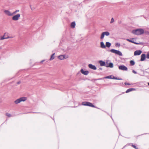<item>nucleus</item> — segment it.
<instances>
[{
  "label": "nucleus",
  "mask_w": 149,
  "mask_h": 149,
  "mask_svg": "<svg viewBox=\"0 0 149 149\" xmlns=\"http://www.w3.org/2000/svg\"><path fill=\"white\" fill-rule=\"evenodd\" d=\"M144 32V30L142 29H137L133 30L132 31V33L133 34L137 35H141Z\"/></svg>",
  "instance_id": "nucleus-1"
},
{
  "label": "nucleus",
  "mask_w": 149,
  "mask_h": 149,
  "mask_svg": "<svg viewBox=\"0 0 149 149\" xmlns=\"http://www.w3.org/2000/svg\"><path fill=\"white\" fill-rule=\"evenodd\" d=\"M81 104L84 106H88L90 107H95L98 108L96 107H95V106L94 105H93L92 103L88 102H83Z\"/></svg>",
  "instance_id": "nucleus-2"
},
{
  "label": "nucleus",
  "mask_w": 149,
  "mask_h": 149,
  "mask_svg": "<svg viewBox=\"0 0 149 149\" xmlns=\"http://www.w3.org/2000/svg\"><path fill=\"white\" fill-rule=\"evenodd\" d=\"M26 99L27 98L26 97H21L15 100L14 101V102L15 104H17L18 103H20L22 101H25L26 100Z\"/></svg>",
  "instance_id": "nucleus-3"
},
{
  "label": "nucleus",
  "mask_w": 149,
  "mask_h": 149,
  "mask_svg": "<svg viewBox=\"0 0 149 149\" xmlns=\"http://www.w3.org/2000/svg\"><path fill=\"white\" fill-rule=\"evenodd\" d=\"M110 51L111 52L115 53L119 56H122L123 55L122 53L119 50H116L114 49H111L110 50Z\"/></svg>",
  "instance_id": "nucleus-4"
},
{
  "label": "nucleus",
  "mask_w": 149,
  "mask_h": 149,
  "mask_svg": "<svg viewBox=\"0 0 149 149\" xmlns=\"http://www.w3.org/2000/svg\"><path fill=\"white\" fill-rule=\"evenodd\" d=\"M118 69L121 70L123 71H127V68L124 65H121L118 66Z\"/></svg>",
  "instance_id": "nucleus-5"
},
{
  "label": "nucleus",
  "mask_w": 149,
  "mask_h": 149,
  "mask_svg": "<svg viewBox=\"0 0 149 149\" xmlns=\"http://www.w3.org/2000/svg\"><path fill=\"white\" fill-rule=\"evenodd\" d=\"M20 16V14H17L12 17V19L14 21H17L19 19Z\"/></svg>",
  "instance_id": "nucleus-6"
},
{
  "label": "nucleus",
  "mask_w": 149,
  "mask_h": 149,
  "mask_svg": "<svg viewBox=\"0 0 149 149\" xmlns=\"http://www.w3.org/2000/svg\"><path fill=\"white\" fill-rule=\"evenodd\" d=\"M58 58L60 60H63L64 59H66L68 58V56L67 55H61L59 56L58 57Z\"/></svg>",
  "instance_id": "nucleus-7"
},
{
  "label": "nucleus",
  "mask_w": 149,
  "mask_h": 149,
  "mask_svg": "<svg viewBox=\"0 0 149 149\" xmlns=\"http://www.w3.org/2000/svg\"><path fill=\"white\" fill-rule=\"evenodd\" d=\"M99 63L100 64L101 66H105L106 67V64L105 62L102 60H100L99 61Z\"/></svg>",
  "instance_id": "nucleus-8"
},
{
  "label": "nucleus",
  "mask_w": 149,
  "mask_h": 149,
  "mask_svg": "<svg viewBox=\"0 0 149 149\" xmlns=\"http://www.w3.org/2000/svg\"><path fill=\"white\" fill-rule=\"evenodd\" d=\"M80 72L82 74L85 75H87L89 73V72L88 71L86 70L84 71L82 69L81 70Z\"/></svg>",
  "instance_id": "nucleus-9"
},
{
  "label": "nucleus",
  "mask_w": 149,
  "mask_h": 149,
  "mask_svg": "<svg viewBox=\"0 0 149 149\" xmlns=\"http://www.w3.org/2000/svg\"><path fill=\"white\" fill-rule=\"evenodd\" d=\"M142 53V51L141 50H136L135 51L134 53V56L139 55Z\"/></svg>",
  "instance_id": "nucleus-10"
},
{
  "label": "nucleus",
  "mask_w": 149,
  "mask_h": 149,
  "mask_svg": "<svg viewBox=\"0 0 149 149\" xmlns=\"http://www.w3.org/2000/svg\"><path fill=\"white\" fill-rule=\"evenodd\" d=\"M89 68L93 70H96L97 68L95 65H93L92 64H89L88 65Z\"/></svg>",
  "instance_id": "nucleus-11"
},
{
  "label": "nucleus",
  "mask_w": 149,
  "mask_h": 149,
  "mask_svg": "<svg viewBox=\"0 0 149 149\" xmlns=\"http://www.w3.org/2000/svg\"><path fill=\"white\" fill-rule=\"evenodd\" d=\"M4 13L9 16H11L13 14L11 13L8 10H6L4 11Z\"/></svg>",
  "instance_id": "nucleus-12"
},
{
  "label": "nucleus",
  "mask_w": 149,
  "mask_h": 149,
  "mask_svg": "<svg viewBox=\"0 0 149 149\" xmlns=\"http://www.w3.org/2000/svg\"><path fill=\"white\" fill-rule=\"evenodd\" d=\"M146 58V55L144 54H142L141 55V58L140 59L141 61H143L145 60Z\"/></svg>",
  "instance_id": "nucleus-13"
},
{
  "label": "nucleus",
  "mask_w": 149,
  "mask_h": 149,
  "mask_svg": "<svg viewBox=\"0 0 149 149\" xmlns=\"http://www.w3.org/2000/svg\"><path fill=\"white\" fill-rule=\"evenodd\" d=\"M136 89L134 88H130L127 90L126 91L125 93H128L130 92L135 91Z\"/></svg>",
  "instance_id": "nucleus-14"
},
{
  "label": "nucleus",
  "mask_w": 149,
  "mask_h": 149,
  "mask_svg": "<svg viewBox=\"0 0 149 149\" xmlns=\"http://www.w3.org/2000/svg\"><path fill=\"white\" fill-rule=\"evenodd\" d=\"M100 47L103 49L106 48V46L105 45L104 43L103 42H100Z\"/></svg>",
  "instance_id": "nucleus-15"
},
{
  "label": "nucleus",
  "mask_w": 149,
  "mask_h": 149,
  "mask_svg": "<svg viewBox=\"0 0 149 149\" xmlns=\"http://www.w3.org/2000/svg\"><path fill=\"white\" fill-rule=\"evenodd\" d=\"M113 64L112 63H109L107 65H106V67L112 68L113 67Z\"/></svg>",
  "instance_id": "nucleus-16"
},
{
  "label": "nucleus",
  "mask_w": 149,
  "mask_h": 149,
  "mask_svg": "<svg viewBox=\"0 0 149 149\" xmlns=\"http://www.w3.org/2000/svg\"><path fill=\"white\" fill-rule=\"evenodd\" d=\"M111 77H112L111 75H109V76H106L104 77L103 78H102L98 79H96V80H101L102 79H112Z\"/></svg>",
  "instance_id": "nucleus-17"
},
{
  "label": "nucleus",
  "mask_w": 149,
  "mask_h": 149,
  "mask_svg": "<svg viewBox=\"0 0 149 149\" xmlns=\"http://www.w3.org/2000/svg\"><path fill=\"white\" fill-rule=\"evenodd\" d=\"M111 43L109 42H106V47H109L111 46Z\"/></svg>",
  "instance_id": "nucleus-18"
},
{
  "label": "nucleus",
  "mask_w": 149,
  "mask_h": 149,
  "mask_svg": "<svg viewBox=\"0 0 149 149\" xmlns=\"http://www.w3.org/2000/svg\"><path fill=\"white\" fill-rule=\"evenodd\" d=\"M75 22H72L71 24V26L72 28H74L75 26Z\"/></svg>",
  "instance_id": "nucleus-19"
},
{
  "label": "nucleus",
  "mask_w": 149,
  "mask_h": 149,
  "mask_svg": "<svg viewBox=\"0 0 149 149\" xmlns=\"http://www.w3.org/2000/svg\"><path fill=\"white\" fill-rule=\"evenodd\" d=\"M6 33H4V35L2 36L1 38L0 39V40H3L4 39H8V38H9V37H4V36L6 35Z\"/></svg>",
  "instance_id": "nucleus-20"
},
{
  "label": "nucleus",
  "mask_w": 149,
  "mask_h": 149,
  "mask_svg": "<svg viewBox=\"0 0 149 149\" xmlns=\"http://www.w3.org/2000/svg\"><path fill=\"white\" fill-rule=\"evenodd\" d=\"M54 55H55L54 53H53V54H52V55L51 56V58L50 59V60H53L54 58H55Z\"/></svg>",
  "instance_id": "nucleus-21"
},
{
  "label": "nucleus",
  "mask_w": 149,
  "mask_h": 149,
  "mask_svg": "<svg viewBox=\"0 0 149 149\" xmlns=\"http://www.w3.org/2000/svg\"><path fill=\"white\" fill-rule=\"evenodd\" d=\"M130 65H133L135 64V63L134 61L133 60H131L130 61Z\"/></svg>",
  "instance_id": "nucleus-22"
},
{
  "label": "nucleus",
  "mask_w": 149,
  "mask_h": 149,
  "mask_svg": "<svg viewBox=\"0 0 149 149\" xmlns=\"http://www.w3.org/2000/svg\"><path fill=\"white\" fill-rule=\"evenodd\" d=\"M103 33H104V34L106 36H108L110 34L109 33L108 31H105V32H103Z\"/></svg>",
  "instance_id": "nucleus-23"
},
{
  "label": "nucleus",
  "mask_w": 149,
  "mask_h": 149,
  "mask_svg": "<svg viewBox=\"0 0 149 149\" xmlns=\"http://www.w3.org/2000/svg\"><path fill=\"white\" fill-rule=\"evenodd\" d=\"M112 79H116V80H122V79H121V78H117V77H114V76H113V77L112 78Z\"/></svg>",
  "instance_id": "nucleus-24"
},
{
  "label": "nucleus",
  "mask_w": 149,
  "mask_h": 149,
  "mask_svg": "<svg viewBox=\"0 0 149 149\" xmlns=\"http://www.w3.org/2000/svg\"><path fill=\"white\" fill-rule=\"evenodd\" d=\"M105 35L104 34L103 32L102 33L100 37V39H102L104 38V36Z\"/></svg>",
  "instance_id": "nucleus-25"
},
{
  "label": "nucleus",
  "mask_w": 149,
  "mask_h": 149,
  "mask_svg": "<svg viewBox=\"0 0 149 149\" xmlns=\"http://www.w3.org/2000/svg\"><path fill=\"white\" fill-rule=\"evenodd\" d=\"M115 45L116 47H119L120 46V44L119 43H117L115 44Z\"/></svg>",
  "instance_id": "nucleus-26"
},
{
  "label": "nucleus",
  "mask_w": 149,
  "mask_h": 149,
  "mask_svg": "<svg viewBox=\"0 0 149 149\" xmlns=\"http://www.w3.org/2000/svg\"><path fill=\"white\" fill-rule=\"evenodd\" d=\"M6 115L8 117H10L11 116V115L9 113H6Z\"/></svg>",
  "instance_id": "nucleus-27"
},
{
  "label": "nucleus",
  "mask_w": 149,
  "mask_h": 149,
  "mask_svg": "<svg viewBox=\"0 0 149 149\" xmlns=\"http://www.w3.org/2000/svg\"><path fill=\"white\" fill-rule=\"evenodd\" d=\"M19 10H17L15 11L14 12L12 13L13 14H15L19 12Z\"/></svg>",
  "instance_id": "nucleus-28"
},
{
  "label": "nucleus",
  "mask_w": 149,
  "mask_h": 149,
  "mask_svg": "<svg viewBox=\"0 0 149 149\" xmlns=\"http://www.w3.org/2000/svg\"><path fill=\"white\" fill-rule=\"evenodd\" d=\"M131 146L134 148H135L136 149H139L138 148H137L135 145H134L133 144H132L131 145Z\"/></svg>",
  "instance_id": "nucleus-29"
},
{
  "label": "nucleus",
  "mask_w": 149,
  "mask_h": 149,
  "mask_svg": "<svg viewBox=\"0 0 149 149\" xmlns=\"http://www.w3.org/2000/svg\"><path fill=\"white\" fill-rule=\"evenodd\" d=\"M114 22V19H113V17H112L111 19V20L110 22V23L111 24V23H113V22Z\"/></svg>",
  "instance_id": "nucleus-30"
},
{
  "label": "nucleus",
  "mask_w": 149,
  "mask_h": 149,
  "mask_svg": "<svg viewBox=\"0 0 149 149\" xmlns=\"http://www.w3.org/2000/svg\"><path fill=\"white\" fill-rule=\"evenodd\" d=\"M127 40V41L130 42H132V43H133V41H132V40H130V39H127L126 40Z\"/></svg>",
  "instance_id": "nucleus-31"
},
{
  "label": "nucleus",
  "mask_w": 149,
  "mask_h": 149,
  "mask_svg": "<svg viewBox=\"0 0 149 149\" xmlns=\"http://www.w3.org/2000/svg\"><path fill=\"white\" fill-rule=\"evenodd\" d=\"M30 6L31 8V9L32 10H33L35 9V8L34 7H32L31 5H30Z\"/></svg>",
  "instance_id": "nucleus-32"
},
{
  "label": "nucleus",
  "mask_w": 149,
  "mask_h": 149,
  "mask_svg": "<svg viewBox=\"0 0 149 149\" xmlns=\"http://www.w3.org/2000/svg\"><path fill=\"white\" fill-rule=\"evenodd\" d=\"M146 57L147 58L149 59V52L147 54Z\"/></svg>",
  "instance_id": "nucleus-33"
},
{
  "label": "nucleus",
  "mask_w": 149,
  "mask_h": 149,
  "mask_svg": "<svg viewBox=\"0 0 149 149\" xmlns=\"http://www.w3.org/2000/svg\"><path fill=\"white\" fill-rule=\"evenodd\" d=\"M130 143H128V144H126V145L125 146H124V147L122 148V149H123V148H124L126 146H128L130 145Z\"/></svg>",
  "instance_id": "nucleus-34"
},
{
  "label": "nucleus",
  "mask_w": 149,
  "mask_h": 149,
  "mask_svg": "<svg viewBox=\"0 0 149 149\" xmlns=\"http://www.w3.org/2000/svg\"><path fill=\"white\" fill-rule=\"evenodd\" d=\"M109 60H106V62H105V63H106V64H107V65H108L109 63Z\"/></svg>",
  "instance_id": "nucleus-35"
},
{
  "label": "nucleus",
  "mask_w": 149,
  "mask_h": 149,
  "mask_svg": "<svg viewBox=\"0 0 149 149\" xmlns=\"http://www.w3.org/2000/svg\"><path fill=\"white\" fill-rule=\"evenodd\" d=\"M132 72L134 74H136L137 73V72L135 71L134 70H133L132 71Z\"/></svg>",
  "instance_id": "nucleus-36"
},
{
  "label": "nucleus",
  "mask_w": 149,
  "mask_h": 149,
  "mask_svg": "<svg viewBox=\"0 0 149 149\" xmlns=\"http://www.w3.org/2000/svg\"><path fill=\"white\" fill-rule=\"evenodd\" d=\"M125 85H130V84L129 83H127V82H125Z\"/></svg>",
  "instance_id": "nucleus-37"
},
{
  "label": "nucleus",
  "mask_w": 149,
  "mask_h": 149,
  "mask_svg": "<svg viewBox=\"0 0 149 149\" xmlns=\"http://www.w3.org/2000/svg\"><path fill=\"white\" fill-rule=\"evenodd\" d=\"M133 43H134L135 44H139V43H137V42H135L134 41H133Z\"/></svg>",
  "instance_id": "nucleus-38"
},
{
  "label": "nucleus",
  "mask_w": 149,
  "mask_h": 149,
  "mask_svg": "<svg viewBox=\"0 0 149 149\" xmlns=\"http://www.w3.org/2000/svg\"><path fill=\"white\" fill-rule=\"evenodd\" d=\"M20 83H21V81H19L17 83V84H20Z\"/></svg>",
  "instance_id": "nucleus-39"
},
{
  "label": "nucleus",
  "mask_w": 149,
  "mask_h": 149,
  "mask_svg": "<svg viewBox=\"0 0 149 149\" xmlns=\"http://www.w3.org/2000/svg\"><path fill=\"white\" fill-rule=\"evenodd\" d=\"M45 61L44 60H42V61H40V63H43L44 61Z\"/></svg>",
  "instance_id": "nucleus-40"
},
{
  "label": "nucleus",
  "mask_w": 149,
  "mask_h": 149,
  "mask_svg": "<svg viewBox=\"0 0 149 149\" xmlns=\"http://www.w3.org/2000/svg\"><path fill=\"white\" fill-rule=\"evenodd\" d=\"M99 69H100L101 70H102V68H99Z\"/></svg>",
  "instance_id": "nucleus-41"
},
{
  "label": "nucleus",
  "mask_w": 149,
  "mask_h": 149,
  "mask_svg": "<svg viewBox=\"0 0 149 149\" xmlns=\"http://www.w3.org/2000/svg\"><path fill=\"white\" fill-rule=\"evenodd\" d=\"M7 37H9V38H12L11 37H9V36Z\"/></svg>",
  "instance_id": "nucleus-42"
},
{
  "label": "nucleus",
  "mask_w": 149,
  "mask_h": 149,
  "mask_svg": "<svg viewBox=\"0 0 149 149\" xmlns=\"http://www.w3.org/2000/svg\"><path fill=\"white\" fill-rule=\"evenodd\" d=\"M2 49V47H0V49Z\"/></svg>",
  "instance_id": "nucleus-43"
},
{
  "label": "nucleus",
  "mask_w": 149,
  "mask_h": 149,
  "mask_svg": "<svg viewBox=\"0 0 149 149\" xmlns=\"http://www.w3.org/2000/svg\"><path fill=\"white\" fill-rule=\"evenodd\" d=\"M148 84L149 86V82L148 83Z\"/></svg>",
  "instance_id": "nucleus-44"
},
{
  "label": "nucleus",
  "mask_w": 149,
  "mask_h": 149,
  "mask_svg": "<svg viewBox=\"0 0 149 149\" xmlns=\"http://www.w3.org/2000/svg\"><path fill=\"white\" fill-rule=\"evenodd\" d=\"M79 73H79V72H78V74H79Z\"/></svg>",
  "instance_id": "nucleus-45"
}]
</instances>
